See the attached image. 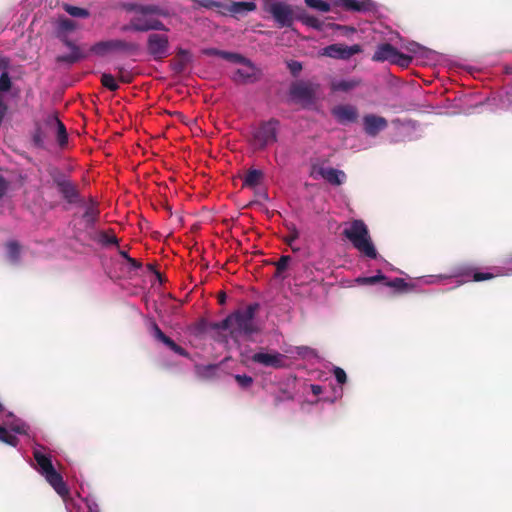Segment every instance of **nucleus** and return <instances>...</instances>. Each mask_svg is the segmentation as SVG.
Masks as SVG:
<instances>
[{
    "label": "nucleus",
    "mask_w": 512,
    "mask_h": 512,
    "mask_svg": "<svg viewBox=\"0 0 512 512\" xmlns=\"http://www.w3.org/2000/svg\"><path fill=\"white\" fill-rule=\"evenodd\" d=\"M100 241L104 245H117L118 244V238L114 234L109 235L106 232H101Z\"/></svg>",
    "instance_id": "obj_44"
},
{
    "label": "nucleus",
    "mask_w": 512,
    "mask_h": 512,
    "mask_svg": "<svg viewBox=\"0 0 512 512\" xmlns=\"http://www.w3.org/2000/svg\"><path fill=\"white\" fill-rule=\"evenodd\" d=\"M331 113L342 125L356 122L359 116L357 108L350 104L337 105L331 110Z\"/></svg>",
    "instance_id": "obj_14"
},
{
    "label": "nucleus",
    "mask_w": 512,
    "mask_h": 512,
    "mask_svg": "<svg viewBox=\"0 0 512 512\" xmlns=\"http://www.w3.org/2000/svg\"><path fill=\"white\" fill-rule=\"evenodd\" d=\"M263 178V172L257 169H251L247 172L244 178V185L248 187H255L260 184Z\"/></svg>",
    "instance_id": "obj_29"
},
{
    "label": "nucleus",
    "mask_w": 512,
    "mask_h": 512,
    "mask_svg": "<svg viewBox=\"0 0 512 512\" xmlns=\"http://www.w3.org/2000/svg\"><path fill=\"white\" fill-rule=\"evenodd\" d=\"M298 7L284 1H269L264 4V10L269 13L279 28H290L297 20Z\"/></svg>",
    "instance_id": "obj_6"
},
{
    "label": "nucleus",
    "mask_w": 512,
    "mask_h": 512,
    "mask_svg": "<svg viewBox=\"0 0 512 512\" xmlns=\"http://www.w3.org/2000/svg\"><path fill=\"white\" fill-rule=\"evenodd\" d=\"M119 255L123 257L126 261L130 258L129 254L124 250H119Z\"/></svg>",
    "instance_id": "obj_59"
},
{
    "label": "nucleus",
    "mask_w": 512,
    "mask_h": 512,
    "mask_svg": "<svg viewBox=\"0 0 512 512\" xmlns=\"http://www.w3.org/2000/svg\"><path fill=\"white\" fill-rule=\"evenodd\" d=\"M139 50V45L122 39H112L100 41L90 47L89 51L104 56L109 52H122L125 54H134Z\"/></svg>",
    "instance_id": "obj_7"
},
{
    "label": "nucleus",
    "mask_w": 512,
    "mask_h": 512,
    "mask_svg": "<svg viewBox=\"0 0 512 512\" xmlns=\"http://www.w3.org/2000/svg\"><path fill=\"white\" fill-rule=\"evenodd\" d=\"M226 293L225 292H219L218 293V296H217V299H218V303L220 305H224L226 303Z\"/></svg>",
    "instance_id": "obj_57"
},
{
    "label": "nucleus",
    "mask_w": 512,
    "mask_h": 512,
    "mask_svg": "<svg viewBox=\"0 0 512 512\" xmlns=\"http://www.w3.org/2000/svg\"><path fill=\"white\" fill-rule=\"evenodd\" d=\"M44 123L47 127L56 129L57 143L61 148L65 147L68 143V134L65 125L58 116L55 114L48 115L44 120Z\"/></svg>",
    "instance_id": "obj_17"
},
{
    "label": "nucleus",
    "mask_w": 512,
    "mask_h": 512,
    "mask_svg": "<svg viewBox=\"0 0 512 512\" xmlns=\"http://www.w3.org/2000/svg\"><path fill=\"white\" fill-rule=\"evenodd\" d=\"M64 9L72 17L87 18L90 14L89 11L85 8L68 5V4H66L64 6Z\"/></svg>",
    "instance_id": "obj_32"
},
{
    "label": "nucleus",
    "mask_w": 512,
    "mask_h": 512,
    "mask_svg": "<svg viewBox=\"0 0 512 512\" xmlns=\"http://www.w3.org/2000/svg\"><path fill=\"white\" fill-rule=\"evenodd\" d=\"M311 391L314 395H320L323 391V388L320 385H311Z\"/></svg>",
    "instance_id": "obj_58"
},
{
    "label": "nucleus",
    "mask_w": 512,
    "mask_h": 512,
    "mask_svg": "<svg viewBox=\"0 0 512 512\" xmlns=\"http://www.w3.org/2000/svg\"><path fill=\"white\" fill-rule=\"evenodd\" d=\"M218 5L219 6H216L214 9H218V12L221 14V15H229V10L230 9V5H231V0H227L225 2H220L218 1Z\"/></svg>",
    "instance_id": "obj_49"
},
{
    "label": "nucleus",
    "mask_w": 512,
    "mask_h": 512,
    "mask_svg": "<svg viewBox=\"0 0 512 512\" xmlns=\"http://www.w3.org/2000/svg\"><path fill=\"white\" fill-rule=\"evenodd\" d=\"M6 112H7V105L3 102L2 98L0 97V125L3 122Z\"/></svg>",
    "instance_id": "obj_54"
},
{
    "label": "nucleus",
    "mask_w": 512,
    "mask_h": 512,
    "mask_svg": "<svg viewBox=\"0 0 512 512\" xmlns=\"http://www.w3.org/2000/svg\"><path fill=\"white\" fill-rule=\"evenodd\" d=\"M4 68H5V66H3V65L0 63V70H1V69H4Z\"/></svg>",
    "instance_id": "obj_62"
},
{
    "label": "nucleus",
    "mask_w": 512,
    "mask_h": 512,
    "mask_svg": "<svg viewBox=\"0 0 512 512\" xmlns=\"http://www.w3.org/2000/svg\"><path fill=\"white\" fill-rule=\"evenodd\" d=\"M49 176L51 177L53 183L58 188L59 186L70 181L65 173H63L59 168L52 167L48 170Z\"/></svg>",
    "instance_id": "obj_30"
},
{
    "label": "nucleus",
    "mask_w": 512,
    "mask_h": 512,
    "mask_svg": "<svg viewBox=\"0 0 512 512\" xmlns=\"http://www.w3.org/2000/svg\"><path fill=\"white\" fill-rule=\"evenodd\" d=\"M362 85L360 78L335 80L331 82L330 88L333 92H350Z\"/></svg>",
    "instance_id": "obj_20"
},
{
    "label": "nucleus",
    "mask_w": 512,
    "mask_h": 512,
    "mask_svg": "<svg viewBox=\"0 0 512 512\" xmlns=\"http://www.w3.org/2000/svg\"><path fill=\"white\" fill-rule=\"evenodd\" d=\"M8 189V182L0 175V199L5 195Z\"/></svg>",
    "instance_id": "obj_53"
},
{
    "label": "nucleus",
    "mask_w": 512,
    "mask_h": 512,
    "mask_svg": "<svg viewBox=\"0 0 512 512\" xmlns=\"http://www.w3.org/2000/svg\"><path fill=\"white\" fill-rule=\"evenodd\" d=\"M364 131L367 135L375 137L388 126V121L382 116L367 114L363 117Z\"/></svg>",
    "instance_id": "obj_16"
},
{
    "label": "nucleus",
    "mask_w": 512,
    "mask_h": 512,
    "mask_svg": "<svg viewBox=\"0 0 512 512\" xmlns=\"http://www.w3.org/2000/svg\"><path fill=\"white\" fill-rule=\"evenodd\" d=\"M286 228L289 231V234L283 237V241L289 246L292 247V243L299 238V231L295 224L290 223L286 224Z\"/></svg>",
    "instance_id": "obj_34"
},
{
    "label": "nucleus",
    "mask_w": 512,
    "mask_h": 512,
    "mask_svg": "<svg viewBox=\"0 0 512 512\" xmlns=\"http://www.w3.org/2000/svg\"><path fill=\"white\" fill-rule=\"evenodd\" d=\"M58 192L62 195L63 199L69 204H75L80 202V194L77 186L68 181L67 183L57 188Z\"/></svg>",
    "instance_id": "obj_21"
},
{
    "label": "nucleus",
    "mask_w": 512,
    "mask_h": 512,
    "mask_svg": "<svg viewBox=\"0 0 512 512\" xmlns=\"http://www.w3.org/2000/svg\"><path fill=\"white\" fill-rule=\"evenodd\" d=\"M11 429H12V431H14L18 434H26L27 433V427L25 424L12 426Z\"/></svg>",
    "instance_id": "obj_55"
},
{
    "label": "nucleus",
    "mask_w": 512,
    "mask_h": 512,
    "mask_svg": "<svg viewBox=\"0 0 512 512\" xmlns=\"http://www.w3.org/2000/svg\"><path fill=\"white\" fill-rule=\"evenodd\" d=\"M305 4L308 7L321 12H329L331 10L330 4L323 0H305Z\"/></svg>",
    "instance_id": "obj_36"
},
{
    "label": "nucleus",
    "mask_w": 512,
    "mask_h": 512,
    "mask_svg": "<svg viewBox=\"0 0 512 512\" xmlns=\"http://www.w3.org/2000/svg\"><path fill=\"white\" fill-rule=\"evenodd\" d=\"M203 53L207 56H218V57L222 58L221 53H223V50H219L216 48H207V49L203 50Z\"/></svg>",
    "instance_id": "obj_52"
},
{
    "label": "nucleus",
    "mask_w": 512,
    "mask_h": 512,
    "mask_svg": "<svg viewBox=\"0 0 512 512\" xmlns=\"http://www.w3.org/2000/svg\"><path fill=\"white\" fill-rule=\"evenodd\" d=\"M101 84L110 91H117L119 89V85L116 82V79L113 75L109 73H103L101 75Z\"/></svg>",
    "instance_id": "obj_33"
},
{
    "label": "nucleus",
    "mask_w": 512,
    "mask_h": 512,
    "mask_svg": "<svg viewBox=\"0 0 512 512\" xmlns=\"http://www.w3.org/2000/svg\"><path fill=\"white\" fill-rule=\"evenodd\" d=\"M494 278V274L489 272H474L472 274V281L480 282L485 280H491Z\"/></svg>",
    "instance_id": "obj_46"
},
{
    "label": "nucleus",
    "mask_w": 512,
    "mask_h": 512,
    "mask_svg": "<svg viewBox=\"0 0 512 512\" xmlns=\"http://www.w3.org/2000/svg\"><path fill=\"white\" fill-rule=\"evenodd\" d=\"M342 234L365 257L370 259L377 258L376 248L372 242L369 229L363 220H352L348 227L343 230Z\"/></svg>",
    "instance_id": "obj_3"
},
{
    "label": "nucleus",
    "mask_w": 512,
    "mask_h": 512,
    "mask_svg": "<svg viewBox=\"0 0 512 512\" xmlns=\"http://www.w3.org/2000/svg\"><path fill=\"white\" fill-rule=\"evenodd\" d=\"M221 54H222V59L233 62V63H239V64L250 63V59L244 57L243 55H241L239 53L223 51V53H221Z\"/></svg>",
    "instance_id": "obj_35"
},
{
    "label": "nucleus",
    "mask_w": 512,
    "mask_h": 512,
    "mask_svg": "<svg viewBox=\"0 0 512 512\" xmlns=\"http://www.w3.org/2000/svg\"><path fill=\"white\" fill-rule=\"evenodd\" d=\"M12 87V81L7 71H3L0 75V93L8 92Z\"/></svg>",
    "instance_id": "obj_40"
},
{
    "label": "nucleus",
    "mask_w": 512,
    "mask_h": 512,
    "mask_svg": "<svg viewBox=\"0 0 512 512\" xmlns=\"http://www.w3.org/2000/svg\"><path fill=\"white\" fill-rule=\"evenodd\" d=\"M0 441L6 443L8 445H11L13 447H16L19 443V439L15 435L9 433L7 431V429L1 425H0Z\"/></svg>",
    "instance_id": "obj_31"
},
{
    "label": "nucleus",
    "mask_w": 512,
    "mask_h": 512,
    "mask_svg": "<svg viewBox=\"0 0 512 512\" xmlns=\"http://www.w3.org/2000/svg\"><path fill=\"white\" fill-rule=\"evenodd\" d=\"M396 52L397 49L393 45L389 43H383L377 46L372 56V60L375 62L388 61L392 64V60H394Z\"/></svg>",
    "instance_id": "obj_18"
},
{
    "label": "nucleus",
    "mask_w": 512,
    "mask_h": 512,
    "mask_svg": "<svg viewBox=\"0 0 512 512\" xmlns=\"http://www.w3.org/2000/svg\"><path fill=\"white\" fill-rule=\"evenodd\" d=\"M337 5L346 11L363 12L369 10V3L359 0H339Z\"/></svg>",
    "instance_id": "obj_26"
},
{
    "label": "nucleus",
    "mask_w": 512,
    "mask_h": 512,
    "mask_svg": "<svg viewBox=\"0 0 512 512\" xmlns=\"http://www.w3.org/2000/svg\"><path fill=\"white\" fill-rule=\"evenodd\" d=\"M362 52V47L359 44L347 46L342 43H335L326 46L322 49V55L333 59L348 60L352 56Z\"/></svg>",
    "instance_id": "obj_10"
},
{
    "label": "nucleus",
    "mask_w": 512,
    "mask_h": 512,
    "mask_svg": "<svg viewBox=\"0 0 512 512\" xmlns=\"http://www.w3.org/2000/svg\"><path fill=\"white\" fill-rule=\"evenodd\" d=\"M4 411V405L0 402V412Z\"/></svg>",
    "instance_id": "obj_61"
},
{
    "label": "nucleus",
    "mask_w": 512,
    "mask_h": 512,
    "mask_svg": "<svg viewBox=\"0 0 512 512\" xmlns=\"http://www.w3.org/2000/svg\"><path fill=\"white\" fill-rule=\"evenodd\" d=\"M151 333L152 336L159 342L166 345L169 349H171L174 353L183 356L189 357V353L183 347L175 343L170 337L165 335L163 331L159 328L156 322L151 323Z\"/></svg>",
    "instance_id": "obj_15"
},
{
    "label": "nucleus",
    "mask_w": 512,
    "mask_h": 512,
    "mask_svg": "<svg viewBox=\"0 0 512 512\" xmlns=\"http://www.w3.org/2000/svg\"><path fill=\"white\" fill-rule=\"evenodd\" d=\"M62 43L70 50L69 54L59 55L56 57L57 63H65L68 65H73L81 60H84L88 57V52L85 51L81 46L76 45L72 40H70L67 36L60 37Z\"/></svg>",
    "instance_id": "obj_12"
},
{
    "label": "nucleus",
    "mask_w": 512,
    "mask_h": 512,
    "mask_svg": "<svg viewBox=\"0 0 512 512\" xmlns=\"http://www.w3.org/2000/svg\"><path fill=\"white\" fill-rule=\"evenodd\" d=\"M280 122L277 119L262 121L252 132L251 145L255 150H265L278 140Z\"/></svg>",
    "instance_id": "obj_5"
},
{
    "label": "nucleus",
    "mask_w": 512,
    "mask_h": 512,
    "mask_svg": "<svg viewBox=\"0 0 512 512\" xmlns=\"http://www.w3.org/2000/svg\"><path fill=\"white\" fill-rule=\"evenodd\" d=\"M7 258L13 263L17 264L20 261L21 246L17 241H9L6 243Z\"/></svg>",
    "instance_id": "obj_27"
},
{
    "label": "nucleus",
    "mask_w": 512,
    "mask_h": 512,
    "mask_svg": "<svg viewBox=\"0 0 512 512\" xmlns=\"http://www.w3.org/2000/svg\"><path fill=\"white\" fill-rule=\"evenodd\" d=\"M259 308V303H250L244 309H237L225 319L216 323L214 328L218 330H228L233 340L257 334L260 329L255 321V316Z\"/></svg>",
    "instance_id": "obj_1"
},
{
    "label": "nucleus",
    "mask_w": 512,
    "mask_h": 512,
    "mask_svg": "<svg viewBox=\"0 0 512 512\" xmlns=\"http://www.w3.org/2000/svg\"><path fill=\"white\" fill-rule=\"evenodd\" d=\"M218 366L214 364L196 366V373L199 378L212 379L216 377Z\"/></svg>",
    "instance_id": "obj_28"
},
{
    "label": "nucleus",
    "mask_w": 512,
    "mask_h": 512,
    "mask_svg": "<svg viewBox=\"0 0 512 512\" xmlns=\"http://www.w3.org/2000/svg\"><path fill=\"white\" fill-rule=\"evenodd\" d=\"M199 4L207 9H214L216 6H219L218 1L214 0H200Z\"/></svg>",
    "instance_id": "obj_51"
},
{
    "label": "nucleus",
    "mask_w": 512,
    "mask_h": 512,
    "mask_svg": "<svg viewBox=\"0 0 512 512\" xmlns=\"http://www.w3.org/2000/svg\"><path fill=\"white\" fill-rule=\"evenodd\" d=\"M33 457L39 467V473L44 476L46 481L53 487L58 495L63 498L67 497L69 495V489L64 482L62 475L54 468L51 458L37 449L33 451Z\"/></svg>",
    "instance_id": "obj_4"
},
{
    "label": "nucleus",
    "mask_w": 512,
    "mask_h": 512,
    "mask_svg": "<svg viewBox=\"0 0 512 512\" xmlns=\"http://www.w3.org/2000/svg\"><path fill=\"white\" fill-rule=\"evenodd\" d=\"M286 357L278 352L275 353H264L257 352L252 355L251 360L254 363L261 364L265 367H272L275 369L283 368L285 366Z\"/></svg>",
    "instance_id": "obj_13"
},
{
    "label": "nucleus",
    "mask_w": 512,
    "mask_h": 512,
    "mask_svg": "<svg viewBox=\"0 0 512 512\" xmlns=\"http://www.w3.org/2000/svg\"><path fill=\"white\" fill-rule=\"evenodd\" d=\"M333 374L339 384H345L347 381L346 372L340 367H334Z\"/></svg>",
    "instance_id": "obj_47"
},
{
    "label": "nucleus",
    "mask_w": 512,
    "mask_h": 512,
    "mask_svg": "<svg viewBox=\"0 0 512 512\" xmlns=\"http://www.w3.org/2000/svg\"><path fill=\"white\" fill-rule=\"evenodd\" d=\"M100 216V210L97 202L91 200L85 207V212L82 215V219L85 222L86 227L92 228L98 222Z\"/></svg>",
    "instance_id": "obj_22"
},
{
    "label": "nucleus",
    "mask_w": 512,
    "mask_h": 512,
    "mask_svg": "<svg viewBox=\"0 0 512 512\" xmlns=\"http://www.w3.org/2000/svg\"><path fill=\"white\" fill-rule=\"evenodd\" d=\"M288 68L293 76H297L302 70V64L298 61H290Z\"/></svg>",
    "instance_id": "obj_50"
},
{
    "label": "nucleus",
    "mask_w": 512,
    "mask_h": 512,
    "mask_svg": "<svg viewBox=\"0 0 512 512\" xmlns=\"http://www.w3.org/2000/svg\"><path fill=\"white\" fill-rule=\"evenodd\" d=\"M59 28L63 31H72L76 28V24L69 18H62L59 21Z\"/></svg>",
    "instance_id": "obj_45"
},
{
    "label": "nucleus",
    "mask_w": 512,
    "mask_h": 512,
    "mask_svg": "<svg viewBox=\"0 0 512 512\" xmlns=\"http://www.w3.org/2000/svg\"><path fill=\"white\" fill-rule=\"evenodd\" d=\"M412 62V57L406 54H403L397 50L394 60H392V64L399 65L401 67H408Z\"/></svg>",
    "instance_id": "obj_39"
},
{
    "label": "nucleus",
    "mask_w": 512,
    "mask_h": 512,
    "mask_svg": "<svg viewBox=\"0 0 512 512\" xmlns=\"http://www.w3.org/2000/svg\"><path fill=\"white\" fill-rule=\"evenodd\" d=\"M319 174L323 179H325L328 183L340 186L346 179V174L342 170H338L335 168H320Z\"/></svg>",
    "instance_id": "obj_19"
},
{
    "label": "nucleus",
    "mask_w": 512,
    "mask_h": 512,
    "mask_svg": "<svg viewBox=\"0 0 512 512\" xmlns=\"http://www.w3.org/2000/svg\"><path fill=\"white\" fill-rule=\"evenodd\" d=\"M275 401H276V403H278V402L280 401V398H278V397H277V398L275 399Z\"/></svg>",
    "instance_id": "obj_63"
},
{
    "label": "nucleus",
    "mask_w": 512,
    "mask_h": 512,
    "mask_svg": "<svg viewBox=\"0 0 512 512\" xmlns=\"http://www.w3.org/2000/svg\"><path fill=\"white\" fill-rule=\"evenodd\" d=\"M190 60H191V56H190L189 51L179 48L177 51L176 57L172 62L173 70L176 73H182L186 69Z\"/></svg>",
    "instance_id": "obj_25"
},
{
    "label": "nucleus",
    "mask_w": 512,
    "mask_h": 512,
    "mask_svg": "<svg viewBox=\"0 0 512 512\" xmlns=\"http://www.w3.org/2000/svg\"><path fill=\"white\" fill-rule=\"evenodd\" d=\"M318 88V84L305 81H297L291 85L290 95L293 99L308 105L314 102Z\"/></svg>",
    "instance_id": "obj_8"
},
{
    "label": "nucleus",
    "mask_w": 512,
    "mask_h": 512,
    "mask_svg": "<svg viewBox=\"0 0 512 512\" xmlns=\"http://www.w3.org/2000/svg\"><path fill=\"white\" fill-rule=\"evenodd\" d=\"M291 260H292V258L289 255H283L279 258V260L275 263V266H276L275 276L276 277L281 276V274L287 269Z\"/></svg>",
    "instance_id": "obj_38"
},
{
    "label": "nucleus",
    "mask_w": 512,
    "mask_h": 512,
    "mask_svg": "<svg viewBox=\"0 0 512 512\" xmlns=\"http://www.w3.org/2000/svg\"><path fill=\"white\" fill-rule=\"evenodd\" d=\"M384 280H386V277L383 274L379 273L378 275H375V276L359 278L357 281L362 284L372 285L379 281H384Z\"/></svg>",
    "instance_id": "obj_43"
},
{
    "label": "nucleus",
    "mask_w": 512,
    "mask_h": 512,
    "mask_svg": "<svg viewBox=\"0 0 512 512\" xmlns=\"http://www.w3.org/2000/svg\"><path fill=\"white\" fill-rule=\"evenodd\" d=\"M257 6L254 1H232L229 10V15L236 16V15H244L248 12H252L256 10Z\"/></svg>",
    "instance_id": "obj_24"
},
{
    "label": "nucleus",
    "mask_w": 512,
    "mask_h": 512,
    "mask_svg": "<svg viewBox=\"0 0 512 512\" xmlns=\"http://www.w3.org/2000/svg\"><path fill=\"white\" fill-rule=\"evenodd\" d=\"M147 51L154 60L159 61L169 55V39L167 35L152 33L147 38Z\"/></svg>",
    "instance_id": "obj_9"
},
{
    "label": "nucleus",
    "mask_w": 512,
    "mask_h": 512,
    "mask_svg": "<svg viewBox=\"0 0 512 512\" xmlns=\"http://www.w3.org/2000/svg\"><path fill=\"white\" fill-rule=\"evenodd\" d=\"M127 10L134 11L136 15L123 30H132L135 32L169 30L162 21L152 17L153 15L167 16L166 11L157 5L130 4L127 6Z\"/></svg>",
    "instance_id": "obj_2"
},
{
    "label": "nucleus",
    "mask_w": 512,
    "mask_h": 512,
    "mask_svg": "<svg viewBox=\"0 0 512 512\" xmlns=\"http://www.w3.org/2000/svg\"><path fill=\"white\" fill-rule=\"evenodd\" d=\"M386 285L389 287L396 288L398 290H403L407 286V283L402 278H395L392 281L386 282Z\"/></svg>",
    "instance_id": "obj_48"
},
{
    "label": "nucleus",
    "mask_w": 512,
    "mask_h": 512,
    "mask_svg": "<svg viewBox=\"0 0 512 512\" xmlns=\"http://www.w3.org/2000/svg\"><path fill=\"white\" fill-rule=\"evenodd\" d=\"M234 379L239 384V386L244 389L249 388L253 383V378L251 376H248L245 374L244 375L236 374L234 376Z\"/></svg>",
    "instance_id": "obj_41"
},
{
    "label": "nucleus",
    "mask_w": 512,
    "mask_h": 512,
    "mask_svg": "<svg viewBox=\"0 0 512 512\" xmlns=\"http://www.w3.org/2000/svg\"><path fill=\"white\" fill-rule=\"evenodd\" d=\"M127 262L133 267V268H136V269H139L141 268V263L138 262L136 259L130 257Z\"/></svg>",
    "instance_id": "obj_56"
},
{
    "label": "nucleus",
    "mask_w": 512,
    "mask_h": 512,
    "mask_svg": "<svg viewBox=\"0 0 512 512\" xmlns=\"http://www.w3.org/2000/svg\"><path fill=\"white\" fill-rule=\"evenodd\" d=\"M115 70L117 71V78L120 82L129 84L133 81V73L124 68L123 66H117Z\"/></svg>",
    "instance_id": "obj_37"
},
{
    "label": "nucleus",
    "mask_w": 512,
    "mask_h": 512,
    "mask_svg": "<svg viewBox=\"0 0 512 512\" xmlns=\"http://www.w3.org/2000/svg\"><path fill=\"white\" fill-rule=\"evenodd\" d=\"M33 143L39 148H43L45 145V135L40 127H37L33 134Z\"/></svg>",
    "instance_id": "obj_42"
},
{
    "label": "nucleus",
    "mask_w": 512,
    "mask_h": 512,
    "mask_svg": "<svg viewBox=\"0 0 512 512\" xmlns=\"http://www.w3.org/2000/svg\"><path fill=\"white\" fill-rule=\"evenodd\" d=\"M297 20L302 22L304 25L316 29L318 31H322L324 27V22L319 18L307 14V12L302 8H297Z\"/></svg>",
    "instance_id": "obj_23"
},
{
    "label": "nucleus",
    "mask_w": 512,
    "mask_h": 512,
    "mask_svg": "<svg viewBox=\"0 0 512 512\" xmlns=\"http://www.w3.org/2000/svg\"><path fill=\"white\" fill-rule=\"evenodd\" d=\"M245 67L238 68L233 76L231 77L232 81L237 85H246L253 84L258 82L261 79L262 73L261 70L255 66V64L250 60V63H242Z\"/></svg>",
    "instance_id": "obj_11"
},
{
    "label": "nucleus",
    "mask_w": 512,
    "mask_h": 512,
    "mask_svg": "<svg viewBox=\"0 0 512 512\" xmlns=\"http://www.w3.org/2000/svg\"><path fill=\"white\" fill-rule=\"evenodd\" d=\"M290 248H291V250H292L293 252H298V251H300V248H299V247L294 246L293 244H292V247H290Z\"/></svg>",
    "instance_id": "obj_60"
}]
</instances>
